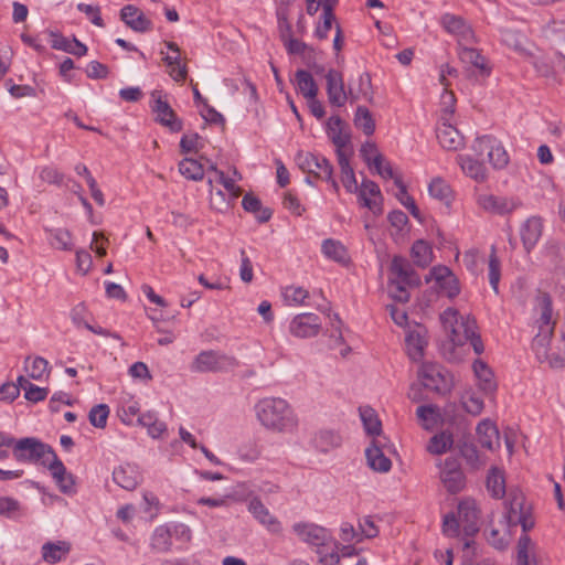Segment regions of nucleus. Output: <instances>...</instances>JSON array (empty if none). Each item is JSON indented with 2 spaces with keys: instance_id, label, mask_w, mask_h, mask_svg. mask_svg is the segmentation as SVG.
I'll return each instance as SVG.
<instances>
[{
  "instance_id": "f257e3e1",
  "label": "nucleus",
  "mask_w": 565,
  "mask_h": 565,
  "mask_svg": "<svg viewBox=\"0 0 565 565\" xmlns=\"http://www.w3.org/2000/svg\"><path fill=\"white\" fill-rule=\"evenodd\" d=\"M255 411L258 420L267 429L287 433L297 427V417L287 401L282 398H263L256 404Z\"/></svg>"
},
{
  "instance_id": "f03ea898",
  "label": "nucleus",
  "mask_w": 565,
  "mask_h": 565,
  "mask_svg": "<svg viewBox=\"0 0 565 565\" xmlns=\"http://www.w3.org/2000/svg\"><path fill=\"white\" fill-rule=\"evenodd\" d=\"M422 284L420 276L413 268L411 262L399 255L392 258L390 265L388 292L397 302L405 303L409 300L408 289L419 287Z\"/></svg>"
},
{
  "instance_id": "7ed1b4c3",
  "label": "nucleus",
  "mask_w": 565,
  "mask_h": 565,
  "mask_svg": "<svg viewBox=\"0 0 565 565\" xmlns=\"http://www.w3.org/2000/svg\"><path fill=\"white\" fill-rule=\"evenodd\" d=\"M535 302L534 312L537 316L535 322L539 332L533 339L532 348L535 350L536 356L540 358V348L543 349L546 355V345L550 344L553 335L555 321H553L552 298L547 292L540 291L535 298Z\"/></svg>"
},
{
  "instance_id": "20e7f679",
  "label": "nucleus",
  "mask_w": 565,
  "mask_h": 565,
  "mask_svg": "<svg viewBox=\"0 0 565 565\" xmlns=\"http://www.w3.org/2000/svg\"><path fill=\"white\" fill-rule=\"evenodd\" d=\"M54 449L35 437L14 438L13 457L19 462L40 463L46 466Z\"/></svg>"
},
{
  "instance_id": "39448f33",
  "label": "nucleus",
  "mask_w": 565,
  "mask_h": 565,
  "mask_svg": "<svg viewBox=\"0 0 565 565\" xmlns=\"http://www.w3.org/2000/svg\"><path fill=\"white\" fill-rule=\"evenodd\" d=\"M238 361L231 355L214 350L200 352L190 365V370L196 373L226 372L235 369Z\"/></svg>"
},
{
  "instance_id": "423d86ee",
  "label": "nucleus",
  "mask_w": 565,
  "mask_h": 565,
  "mask_svg": "<svg viewBox=\"0 0 565 565\" xmlns=\"http://www.w3.org/2000/svg\"><path fill=\"white\" fill-rule=\"evenodd\" d=\"M422 385L438 394H447L452 388V379L449 372L440 364L425 362L418 371Z\"/></svg>"
},
{
  "instance_id": "0eeeda50",
  "label": "nucleus",
  "mask_w": 565,
  "mask_h": 565,
  "mask_svg": "<svg viewBox=\"0 0 565 565\" xmlns=\"http://www.w3.org/2000/svg\"><path fill=\"white\" fill-rule=\"evenodd\" d=\"M460 328H462V333L457 334L455 330H452V344L450 345V353L447 355L445 352L446 344L444 345V355L447 356L448 360L454 361L456 356L454 355L455 347H462L467 342H470L476 354L480 355L484 351V345L481 340L480 334L477 332V321L475 318L467 316L466 318H461Z\"/></svg>"
},
{
  "instance_id": "6e6552de",
  "label": "nucleus",
  "mask_w": 565,
  "mask_h": 565,
  "mask_svg": "<svg viewBox=\"0 0 565 565\" xmlns=\"http://www.w3.org/2000/svg\"><path fill=\"white\" fill-rule=\"evenodd\" d=\"M295 160L299 169L303 172L311 174L316 179L331 180L333 167L330 161L320 153L299 151Z\"/></svg>"
},
{
  "instance_id": "1a4fd4ad",
  "label": "nucleus",
  "mask_w": 565,
  "mask_h": 565,
  "mask_svg": "<svg viewBox=\"0 0 565 565\" xmlns=\"http://www.w3.org/2000/svg\"><path fill=\"white\" fill-rule=\"evenodd\" d=\"M295 534L305 543L317 546L318 550L334 545L337 542L333 541L329 531L315 523L309 522H297L292 525Z\"/></svg>"
},
{
  "instance_id": "9d476101",
  "label": "nucleus",
  "mask_w": 565,
  "mask_h": 565,
  "mask_svg": "<svg viewBox=\"0 0 565 565\" xmlns=\"http://www.w3.org/2000/svg\"><path fill=\"white\" fill-rule=\"evenodd\" d=\"M152 103L150 105L152 113L156 114V121L167 127L171 132H179L183 129L182 120L175 115L174 110L163 100L161 92L151 93Z\"/></svg>"
},
{
  "instance_id": "9b49d317",
  "label": "nucleus",
  "mask_w": 565,
  "mask_h": 565,
  "mask_svg": "<svg viewBox=\"0 0 565 565\" xmlns=\"http://www.w3.org/2000/svg\"><path fill=\"white\" fill-rule=\"evenodd\" d=\"M435 280L439 291L452 299L460 292L459 281L455 274L446 266H435L430 269L426 281Z\"/></svg>"
},
{
  "instance_id": "f8f14e48",
  "label": "nucleus",
  "mask_w": 565,
  "mask_h": 565,
  "mask_svg": "<svg viewBox=\"0 0 565 565\" xmlns=\"http://www.w3.org/2000/svg\"><path fill=\"white\" fill-rule=\"evenodd\" d=\"M320 330L321 320L312 312L299 313L289 323V332L300 339L316 337Z\"/></svg>"
},
{
  "instance_id": "ddd939ff",
  "label": "nucleus",
  "mask_w": 565,
  "mask_h": 565,
  "mask_svg": "<svg viewBox=\"0 0 565 565\" xmlns=\"http://www.w3.org/2000/svg\"><path fill=\"white\" fill-rule=\"evenodd\" d=\"M440 479L450 493H458L463 489L466 478L457 459L451 457L445 459Z\"/></svg>"
},
{
  "instance_id": "4468645a",
  "label": "nucleus",
  "mask_w": 565,
  "mask_h": 565,
  "mask_svg": "<svg viewBox=\"0 0 565 565\" xmlns=\"http://www.w3.org/2000/svg\"><path fill=\"white\" fill-rule=\"evenodd\" d=\"M248 512L254 519L267 529L271 534H280L282 532L281 522L265 507L257 497L249 500L247 505Z\"/></svg>"
},
{
  "instance_id": "2eb2a0df",
  "label": "nucleus",
  "mask_w": 565,
  "mask_h": 565,
  "mask_svg": "<svg viewBox=\"0 0 565 565\" xmlns=\"http://www.w3.org/2000/svg\"><path fill=\"white\" fill-rule=\"evenodd\" d=\"M478 204L484 211L504 215L516 210L521 205V202L513 198L481 194L478 196Z\"/></svg>"
},
{
  "instance_id": "dca6fc26",
  "label": "nucleus",
  "mask_w": 565,
  "mask_h": 565,
  "mask_svg": "<svg viewBox=\"0 0 565 565\" xmlns=\"http://www.w3.org/2000/svg\"><path fill=\"white\" fill-rule=\"evenodd\" d=\"M326 81L329 103L335 107L344 106L348 100V95L344 89L342 74L339 71L331 68L326 74Z\"/></svg>"
},
{
  "instance_id": "f3484780",
  "label": "nucleus",
  "mask_w": 565,
  "mask_h": 565,
  "mask_svg": "<svg viewBox=\"0 0 565 565\" xmlns=\"http://www.w3.org/2000/svg\"><path fill=\"white\" fill-rule=\"evenodd\" d=\"M120 20L138 33H146L152 29L151 20L134 4H127L120 10Z\"/></svg>"
},
{
  "instance_id": "a211bd4d",
  "label": "nucleus",
  "mask_w": 565,
  "mask_h": 565,
  "mask_svg": "<svg viewBox=\"0 0 565 565\" xmlns=\"http://www.w3.org/2000/svg\"><path fill=\"white\" fill-rule=\"evenodd\" d=\"M543 232V220L540 216H531L520 227V236L524 250L530 254L539 243Z\"/></svg>"
},
{
  "instance_id": "6ab92c4d",
  "label": "nucleus",
  "mask_w": 565,
  "mask_h": 565,
  "mask_svg": "<svg viewBox=\"0 0 565 565\" xmlns=\"http://www.w3.org/2000/svg\"><path fill=\"white\" fill-rule=\"evenodd\" d=\"M113 480L120 488L132 491L141 481V475L136 465L124 463L113 471Z\"/></svg>"
},
{
  "instance_id": "aec40b11",
  "label": "nucleus",
  "mask_w": 565,
  "mask_h": 565,
  "mask_svg": "<svg viewBox=\"0 0 565 565\" xmlns=\"http://www.w3.org/2000/svg\"><path fill=\"white\" fill-rule=\"evenodd\" d=\"M436 137L439 145L446 150L457 151L465 145V139L460 131L447 122H443L437 127Z\"/></svg>"
},
{
  "instance_id": "412c9836",
  "label": "nucleus",
  "mask_w": 565,
  "mask_h": 565,
  "mask_svg": "<svg viewBox=\"0 0 565 565\" xmlns=\"http://www.w3.org/2000/svg\"><path fill=\"white\" fill-rule=\"evenodd\" d=\"M45 467L51 471L52 477L63 493H71L73 491V476L66 471L64 463L58 459L56 454H53Z\"/></svg>"
},
{
  "instance_id": "4be33fe9",
  "label": "nucleus",
  "mask_w": 565,
  "mask_h": 565,
  "mask_svg": "<svg viewBox=\"0 0 565 565\" xmlns=\"http://www.w3.org/2000/svg\"><path fill=\"white\" fill-rule=\"evenodd\" d=\"M505 519L510 527L515 526L519 516H522L527 510L525 509V499L519 489H511L508 493Z\"/></svg>"
},
{
  "instance_id": "5701e85b",
  "label": "nucleus",
  "mask_w": 565,
  "mask_h": 565,
  "mask_svg": "<svg viewBox=\"0 0 565 565\" xmlns=\"http://www.w3.org/2000/svg\"><path fill=\"white\" fill-rule=\"evenodd\" d=\"M457 161L467 177L477 182H483L487 179V168L483 160L472 158L469 154H459Z\"/></svg>"
},
{
  "instance_id": "b1692460",
  "label": "nucleus",
  "mask_w": 565,
  "mask_h": 565,
  "mask_svg": "<svg viewBox=\"0 0 565 565\" xmlns=\"http://www.w3.org/2000/svg\"><path fill=\"white\" fill-rule=\"evenodd\" d=\"M356 193L362 206L370 209L374 213L382 212V209L376 204V201H373L369 198V195L375 198L377 196L382 200L380 186L374 181L364 179Z\"/></svg>"
},
{
  "instance_id": "393cba45",
  "label": "nucleus",
  "mask_w": 565,
  "mask_h": 565,
  "mask_svg": "<svg viewBox=\"0 0 565 565\" xmlns=\"http://www.w3.org/2000/svg\"><path fill=\"white\" fill-rule=\"evenodd\" d=\"M365 457L370 468L374 471L387 472L391 470L392 461L384 455L376 441H373L372 445L365 449Z\"/></svg>"
},
{
  "instance_id": "a878e982",
  "label": "nucleus",
  "mask_w": 565,
  "mask_h": 565,
  "mask_svg": "<svg viewBox=\"0 0 565 565\" xmlns=\"http://www.w3.org/2000/svg\"><path fill=\"white\" fill-rule=\"evenodd\" d=\"M321 252L328 259L335 263L348 264L350 262L347 247L338 239H324L321 244Z\"/></svg>"
},
{
  "instance_id": "bb28decb",
  "label": "nucleus",
  "mask_w": 565,
  "mask_h": 565,
  "mask_svg": "<svg viewBox=\"0 0 565 565\" xmlns=\"http://www.w3.org/2000/svg\"><path fill=\"white\" fill-rule=\"evenodd\" d=\"M479 444L489 450H493L499 445V430L497 426L488 419L482 420L476 428Z\"/></svg>"
},
{
  "instance_id": "cd10ccee",
  "label": "nucleus",
  "mask_w": 565,
  "mask_h": 565,
  "mask_svg": "<svg viewBox=\"0 0 565 565\" xmlns=\"http://www.w3.org/2000/svg\"><path fill=\"white\" fill-rule=\"evenodd\" d=\"M458 55L463 63L479 70L482 76L490 75L491 68L488 66L486 57L477 49L460 46Z\"/></svg>"
},
{
  "instance_id": "c85d7f7f",
  "label": "nucleus",
  "mask_w": 565,
  "mask_h": 565,
  "mask_svg": "<svg viewBox=\"0 0 565 565\" xmlns=\"http://www.w3.org/2000/svg\"><path fill=\"white\" fill-rule=\"evenodd\" d=\"M441 24L451 34L459 35L465 40L472 38V31L466 21L455 14L446 13L441 17Z\"/></svg>"
},
{
  "instance_id": "c756f323",
  "label": "nucleus",
  "mask_w": 565,
  "mask_h": 565,
  "mask_svg": "<svg viewBox=\"0 0 565 565\" xmlns=\"http://www.w3.org/2000/svg\"><path fill=\"white\" fill-rule=\"evenodd\" d=\"M486 487L492 498H503L507 492L503 470L498 467H491L487 475Z\"/></svg>"
},
{
  "instance_id": "7c9ffc66",
  "label": "nucleus",
  "mask_w": 565,
  "mask_h": 565,
  "mask_svg": "<svg viewBox=\"0 0 565 565\" xmlns=\"http://www.w3.org/2000/svg\"><path fill=\"white\" fill-rule=\"evenodd\" d=\"M343 120L332 116L327 121V134L337 148H344L350 142V135L343 132Z\"/></svg>"
},
{
  "instance_id": "2f4dec72",
  "label": "nucleus",
  "mask_w": 565,
  "mask_h": 565,
  "mask_svg": "<svg viewBox=\"0 0 565 565\" xmlns=\"http://www.w3.org/2000/svg\"><path fill=\"white\" fill-rule=\"evenodd\" d=\"M472 369L476 377L479 380L480 388L486 393H492L497 388L493 380V373L486 362L478 359L473 362Z\"/></svg>"
},
{
  "instance_id": "473e14b6",
  "label": "nucleus",
  "mask_w": 565,
  "mask_h": 565,
  "mask_svg": "<svg viewBox=\"0 0 565 565\" xmlns=\"http://www.w3.org/2000/svg\"><path fill=\"white\" fill-rule=\"evenodd\" d=\"M70 550V543L65 541L46 542L42 546V556L45 562L54 564L66 556Z\"/></svg>"
},
{
  "instance_id": "72a5a7b5",
  "label": "nucleus",
  "mask_w": 565,
  "mask_h": 565,
  "mask_svg": "<svg viewBox=\"0 0 565 565\" xmlns=\"http://www.w3.org/2000/svg\"><path fill=\"white\" fill-rule=\"evenodd\" d=\"M295 83L297 89L306 99L317 97L318 86L308 71L298 70L295 75Z\"/></svg>"
},
{
  "instance_id": "f704fd0d",
  "label": "nucleus",
  "mask_w": 565,
  "mask_h": 565,
  "mask_svg": "<svg viewBox=\"0 0 565 565\" xmlns=\"http://www.w3.org/2000/svg\"><path fill=\"white\" fill-rule=\"evenodd\" d=\"M411 257L416 266L422 268L427 267L433 260L430 245L423 239L414 242L411 248Z\"/></svg>"
},
{
  "instance_id": "c9c22d12",
  "label": "nucleus",
  "mask_w": 565,
  "mask_h": 565,
  "mask_svg": "<svg viewBox=\"0 0 565 565\" xmlns=\"http://www.w3.org/2000/svg\"><path fill=\"white\" fill-rule=\"evenodd\" d=\"M172 536L167 525H160L154 529L151 535V548L158 553H167L172 547Z\"/></svg>"
},
{
  "instance_id": "e433bc0d",
  "label": "nucleus",
  "mask_w": 565,
  "mask_h": 565,
  "mask_svg": "<svg viewBox=\"0 0 565 565\" xmlns=\"http://www.w3.org/2000/svg\"><path fill=\"white\" fill-rule=\"evenodd\" d=\"M47 238L54 248L61 250H71L73 248L72 235L66 228L47 230Z\"/></svg>"
},
{
  "instance_id": "4c0bfd02",
  "label": "nucleus",
  "mask_w": 565,
  "mask_h": 565,
  "mask_svg": "<svg viewBox=\"0 0 565 565\" xmlns=\"http://www.w3.org/2000/svg\"><path fill=\"white\" fill-rule=\"evenodd\" d=\"M428 192L431 198L439 200L446 205H449L452 199V190L450 185L441 178H435L428 186Z\"/></svg>"
},
{
  "instance_id": "58836bf2",
  "label": "nucleus",
  "mask_w": 565,
  "mask_h": 565,
  "mask_svg": "<svg viewBox=\"0 0 565 565\" xmlns=\"http://www.w3.org/2000/svg\"><path fill=\"white\" fill-rule=\"evenodd\" d=\"M462 316L459 317V313L456 309L447 308L440 315V321L447 332H449V347L452 344V330L456 331L457 334L462 333V328H460Z\"/></svg>"
},
{
  "instance_id": "ea45409f",
  "label": "nucleus",
  "mask_w": 565,
  "mask_h": 565,
  "mask_svg": "<svg viewBox=\"0 0 565 565\" xmlns=\"http://www.w3.org/2000/svg\"><path fill=\"white\" fill-rule=\"evenodd\" d=\"M335 2H323L321 20L322 22L318 24L315 30V35L319 39H326L328 36V32L332 28V23L335 20V15L333 13Z\"/></svg>"
},
{
  "instance_id": "a19ab883",
  "label": "nucleus",
  "mask_w": 565,
  "mask_h": 565,
  "mask_svg": "<svg viewBox=\"0 0 565 565\" xmlns=\"http://www.w3.org/2000/svg\"><path fill=\"white\" fill-rule=\"evenodd\" d=\"M452 444V434L449 431H441L430 438L427 450L433 455H443L451 448Z\"/></svg>"
},
{
  "instance_id": "79ce46f5",
  "label": "nucleus",
  "mask_w": 565,
  "mask_h": 565,
  "mask_svg": "<svg viewBox=\"0 0 565 565\" xmlns=\"http://www.w3.org/2000/svg\"><path fill=\"white\" fill-rule=\"evenodd\" d=\"M360 417L365 431L371 436H377L382 431V424L371 407H360Z\"/></svg>"
},
{
  "instance_id": "37998d69",
  "label": "nucleus",
  "mask_w": 565,
  "mask_h": 565,
  "mask_svg": "<svg viewBox=\"0 0 565 565\" xmlns=\"http://www.w3.org/2000/svg\"><path fill=\"white\" fill-rule=\"evenodd\" d=\"M354 125L366 136H371L375 131V121L371 111L365 106H358L354 115Z\"/></svg>"
},
{
  "instance_id": "c03bdc74",
  "label": "nucleus",
  "mask_w": 565,
  "mask_h": 565,
  "mask_svg": "<svg viewBox=\"0 0 565 565\" xmlns=\"http://www.w3.org/2000/svg\"><path fill=\"white\" fill-rule=\"evenodd\" d=\"M395 185L398 189V192L395 194L396 199L409 211V213L415 218L420 221L419 209L417 207L414 199L407 193L406 185L402 181V178H395Z\"/></svg>"
},
{
  "instance_id": "a18cd8bd",
  "label": "nucleus",
  "mask_w": 565,
  "mask_h": 565,
  "mask_svg": "<svg viewBox=\"0 0 565 565\" xmlns=\"http://www.w3.org/2000/svg\"><path fill=\"white\" fill-rule=\"evenodd\" d=\"M179 171L183 177L193 181H200L204 177L203 166L191 158H185L179 163Z\"/></svg>"
},
{
  "instance_id": "49530a36",
  "label": "nucleus",
  "mask_w": 565,
  "mask_h": 565,
  "mask_svg": "<svg viewBox=\"0 0 565 565\" xmlns=\"http://www.w3.org/2000/svg\"><path fill=\"white\" fill-rule=\"evenodd\" d=\"M500 40L504 45H507L510 49H513L516 52H525V49L523 46L525 36L515 30L500 29Z\"/></svg>"
},
{
  "instance_id": "de8ad7c7",
  "label": "nucleus",
  "mask_w": 565,
  "mask_h": 565,
  "mask_svg": "<svg viewBox=\"0 0 565 565\" xmlns=\"http://www.w3.org/2000/svg\"><path fill=\"white\" fill-rule=\"evenodd\" d=\"M315 444L321 451L327 452L330 448L341 445V437L332 430H321L317 434Z\"/></svg>"
},
{
  "instance_id": "09e8293b",
  "label": "nucleus",
  "mask_w": 565,
  "mask_h": 565,
  "mask_svg": "<svg viewBox=\"0 0 565 565\" xmlns=\"http://www.w3.org/2000/svg\"><path fill=\"white\" fill-rule=\"evenodd\" d=\"M47 366L49 362L41 356H36L33 360L29 356L24 361V369L28 375L33 380H41L47 371Z\"/></svg>"
},
{
  "instance_id": "8fccbe9b",
  "label": "nucleus",
  "mask_w": 565,
  "mask_h": 565,
  "mask_svg": "<svg viewBox=\"0 0 565 565\" xmlns=\"http://www.w3.org/2000/svg\"><path fill=\"white\" fill-rule=\"evenodd\" d=\"M493 145L497 146V138L491 135H486L477 137L472 142L471 149L477 159L483 160L484 157L488 158V153L493 148Z\"/></svg>"
},
{
  "instance_id": "3c124183",
  "label": "nucleus",
  "mask_w": 565,
  "mask_h": 565,
  "mask_svg": "<svg viewBox=\"0 0 565 565\" xmlns=\"http://www.w3.org/2000/svg\"><path fill=\"white\" fill-rule=\"evenodd\" d=\"M509 160V154L502 142L497 139V146L493 145V148L488 153V161L494 169H503L508 166Z\"/></svg>"
},
{
  "instance_id": "603ef678",
  "label": "nucleus",
  "mask_w": 565,
  "mask_h": 565,
  "mask_svg": "<svg viewBox=\"0 0 565 565\" xmlns=\"http://www.w3.org/2000/svg\"><path fill=\"white\" fill-rule=\"evenodd\" d=\"M109 412V407L106 404L95 405L88 413L89 423L96 428H105Z\"/></svg>"
},
{
  "instance_id": "864d4df0",
  "label": "nucleus",
  "mask_w": 565,
  "mask_h": 565,
  "mask_svg": "<svg viewBox=\"0 0 565 565\" xmlns=\"http://www.w3.org/2000/svg\"><path fill=\"white\" fill-rule=\"evenodd\" d=\"M489 284L495 294H499V282L501 278V265L494 248L489 256Z\"/></svg>"
},
{
  "instance_id": "5fc2aeb1",
  "label": "nucleus",
  "mask_w": 565,
  "mask_h": 565,
  "mask_svg": "<svg viewBox=\"0 0 565 565\" xmlns=\"http://www.w3.org/2000/svg\"><path fill=\"white\" fill-rule=\"evenodd\" d=\"M417 417L425 423V428L435 425L439 419V408L436 405H420L416 409Z\"/></svg>"
},
{
  "instance_id": "6e6d98bb",
  "label": "nucleus",
  "mask_w": 565,
  "mask_h": 565,
  "mask_svg": "<svg viewBox=\"0 0 565 565\" xmlns=\"http://www.w3.org/2000/svg\"><path fill=\"white\" fill-rule=\"evenodd\" d=\"M278 31L282 42L292 39L291 24L288 21V10L285 7L277 9Z\"/></svg>"
},
{
  "instance_id": "4d7b16f0",
  "label": "nucleus",
  "mask_w": 565,
  "mask_h": 565,
  "mask_svg": "<svg viewBox=\"0 0 565 565\" xmlns=\"http://www.w3.org/2000/svg\"><path fill=\"white\" fill-rule=\"evenodd\" d=\"M460 452L471 468L477 469L481 466L479 451L473 444L463 443L460 447Z\"/></svg>"
},
{
  "instance_id": "13d9d810",
  "label": "nucleus",
  "mask_w": 565,
  "mask_h": 565,
  "mask_svg": "<svg viewBox=\"0 0 565 565\" xmlns=\"http://www.w3.org/2000/svg\"><path fill=\"white\" fill-rule=\"evenodd\" d=\"M26 384V387H24V397L25 399L38 403L41 401H44L49 394V388L46 387H40L34 384H32L30 381H24Z\"/></svg>"
},
{
  "instance_id": "bf43d9fd",
  "label": "nucleus",
  "mask_w": 565,
  "mask_h": 565,
  "mask_svg": "<svg viewBox=\"0 0 565 565\" xmlns=\"http://www.w3.org/2000/svg\"><path fill=\"white\" fill-rule=\"evenodd\" d=\"M260 454L262 449L255 441L246 443L238 449L239 458L246 462L256 461Z\"/></svg>"
},
{
  "instance_id": "052dcab7",
  "label": "nucleus",
  "mask_w": 565,
  "mask_h": 565,
  "mask_svg": "<svg viewBox=\"0 0 565 565\" xmlns=\"http://www.w3.org/2000/svg\"><path fill=\"white\" fill-rule=\"evenodd\" d=\"M373 167L375 172L383 179H393L395 181V178H401L394 172L392 166L388 162L384 164V158L382 154H376L373 158Z\"/></svg>"
},
{
  "instance_id": "680f3d73",
  "label": "nucleus",
  "mask_w": 565,
  "mask_h": 565,
  "mask_svg": "<svg viewBox=\"0 0 565 565\" xmlns=\"http://www.w3.org/2000/svg\"><path fill=\"white\" fill-rule=\"evenodd\" d=\"M284 296L288 302L303 305L305 300L309 297V292L302 287L289 286L285 289Z\"/></svg>"
},
{
  "instance_id": "e2e57ef3",
  "label": "nucleus",
  "mask_w": 565,
  "mask_h": 565,
  "mask_svg": "<svg viewBox=\"0 0 565 565\" xmlns=\"http://www.w3.org/2000/svg\"><path fill=\"white\" fill-rule=\"evenodd\" d=\"M20 511V502L11 497H0V514L15 518Z\"/></svg>"
},
{
  "instance_id": "0e129e2a",
  "label": "nucleus",
  "mask_w": 565,
  "mask_h": 565,
  "mask_svg": "<svg viewBox=\"0 0 565 565\" xmlns=\"http://www.w3.org/2000/svg\"><path fill=\"white\" fill-rule=\"evenodd\" d=\"M77 9L78 11L85 13L93 24L100 28L104 26V21L100 17L99 7L85 2H78Z\"/></svg>"
},
{
  "instance_id": "69168bd1",
  "label": "nucleus",
  "mask_w": 565,
  "mask_h": 565,
  "mask_svg": "<svg viewBox=\"0 0 565 565\" xmlns=\"http://www.w3.org/2000/svg\"><path fill=\"white\" fill-rule=\"evenodd\" d=\"M532 545L531 537L522 534L518 541V565H530L529 550Z\"/></svg>"
},
{
  "instance_id": "338daca9",
  "label": "nucleus",
  "mask_w": 565,
  "mask_h": 565,
  "mask_svg": "<svg viewBox=\"0 0 565 565\" xmlns=\"http://www.w3.org/2000/svg\"><path fill=\"white\" fill-rule=\"evenodd\" d=\"M172 539L182 543H189L192 539L191 529L183 523L168 524Z\"/></svg>"
},
{
  "instance_id": "774afa93",
  "label": "nucleus",
  "mask_w": 565,
  "mask_h": 565,
  "mask_svg": "<svg viewBox=\"0 0 565 565\" xmlns=\"http://www.w3.org/2000/svg\"><path fill=\"white\" fill-rule=\"evenodd\" d=\"M338 546L330 548V546L324 547L322 550H318L317 553L319 554V562L321 565H340V555L337 552Z\"/></svg>"
}]
</instances>
